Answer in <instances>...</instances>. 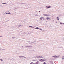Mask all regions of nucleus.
<instances>
[{
  "label": "nucleus",
  "mask_w": 64,
  "mask_h": 64,
  "mask_svg": "<svg viewBox=\"0 0 64 64\" xmlns=\"http://www.w3.org/2000/svg\"><path fill=\"white\" fill-rule=\"evenodd\" d=\"M35 43L32 42H29L28 43V44H30L31 45H32V44H34Z\"/></svg>",
  "instance_id": "nucleus-1"
},
{
  "label": "nucleus",
  "mask_w": 64,
  "mask_h": 64,
  "mask_svg": "<svg viewBox=\"0 0 64 64\" xmlns=\"http://www.w3.org/2000/svg\"><path fill=\"white\" fill-rule=\"evenodd\" d=\"M18 57L19 58H22V57H24V58H26V57L24 56H19Z\"/></svg>",
  "instance_id": "nucleus-2"
},
{
  "label": "nucleus",
  "mask_w": 64,
  "mask_h": 64,
  "mask_svg": "<svg viewBox=\"0 0 64 64\" xmlns=\"http://www.w3.org/2000/svg\"><path fill=\"white\" fill-rule=\"evenodd\" d=\"M26 47H28V48H30V47H32V46H26Z\"/></svg>",
  "instance_id": "nucleus-3"
},
{
  "label": "nucleus",
  "mask_w": 64,
  "mask_h": 64,
  "mask_svg": "<svg viewBox=\"0 0 64 64\" xmlns=\"http://www.w3.org/2000/svg\"><path fill=\"white\" fill-rule=\"evenodd\" d=\"M50 7H51V6H46V9H48V8H49Z\"/></svg>",
  "instance_id": "nucleus-4"
},
{
  "label": "nucleus",
  "mask_w": 64,
  "mask_h": 64,
  "mask_svg": "<svg viewBox=\"0 0 64 64\" xmlns=\"http://www.w3.org/2000/svg\"><path fill=\"white\" fill-rule=\"evenodd\" d=\"M8 13H9V12H8V11H7L6 12H5V13L6 14H9Z\"/></svg>",
  "instance_id": "nucleus-5"
},
{
  "label": "nucleus",
  "mask_w": 64,
  "mask_h": 64,
  "mask_svg": "<svg viewBox=\"0 0 64 64\" xmlns=\"http://www.w3.org/2000/svg\"><path fill=\"white\" fill-rule=\"evenodd\" d=\"M46 19L47 20H50V18L49 17L46 18Z\"/></svg>",
  "instance_id": "nucleus-6"
},
{
  "label": "nucleus",
  "mask_w": 64,
  "mask_h": 64,
  "mask_svg": "<svg viewBox=\"0 0 64 64\" xmlns=\"http://www.w3.org/2000/svg\"><path fill=\"white\" fill-rule=\"evenodd\" d=\"M36 57L38 58H40V56H36Z\"/></svg>",
  "instance_id": "nucleus-7"
},
{
  "label": "nucleus",
  "mask_w": 64,
  "mask_h": 64,
  "mask_svg": "<svg viewBox=\"0 0 64 64\" xmlns=\"http://www.w3.org/2000/svg\"><path fill=\"white\" fill-rule=\"evenodd\" d=\"M39 62H36V64H39Z\"/></svg>",
  "instance_id": "nucleus-8"
},
{
  "label": "nucleus",
  "mask_w": 64,
  "mask_h": 64,
  "mask_svg": "<svg viewBox=\"0 0 64 64\" xmlns=\"http://www.w3.org/2000/svg\"><path fill=\"white\" fill-rule=\"evenodd\" d=\"M43 18H44V17H42L41 18H40V20H43Z\"/></svg>",
  "instance_id": "nucleus-9"
},
{
  "label": "nucleus",
  "mask_w": 64,
  "mask_h": 64,
  "mask_svg": "<svg viewBox=\"0 0 64 64\" xmlns=\"http://www.w3.org/2000/svg\"><path fill=\"white\" fill-rule=\"evenodd\" d=\"M35 29H40V28H39L38 27L36 28Z\"/></svg>",
  "instance_id": "nucleus-10"
},
{
  "label": "nucleus",
  "mask_w": 64,
  "mask_h": 64,
  "mask_svg": "<svg viewBox=\"0 0 64 64\" xmlns=\"http://www.w3.org/2000/svg\"><path fill=\"white\" fill-rule=\"evenodd\" d=\"M39 60H40V61H41V62H42V61H43V60L42 59H41V60L40 59Z\"/></svg>",
  "instance_id": "nucleus-11"
},
{
  "label": "nucleus",
  "mask_w": 64,
  "mask_h": 64,
  "mask_svg": "<svg viewBox=\"0 0 64 64\" xmlns=\"http://www.w3.org/2000/svg\"><path fill=\"white\" fill-rule=\"evenodd\" d=\"M55 58H58V56H55Z\"/></svg>",
  "instance_id": "nucleus-12"
},
{
  "label": "nucleus",
  "mask_w": 64,
  "mask_h": 64,
  "mask_svg": "<svg viewBox=\"0 0 64 64\" xmlns=\"http://www.w3.org/2000/svg\"><path fill=\"white\" fill-rule=\"evenodd\" d=\"M46 60V59L45 58H44L43 60V61H45Z\"/></svg>",
  "instance_id": "nucleus-13"
},
{
  "label": "nucleus",
  "mask_w": 64,
  "mask_h": 64,
  "mask_svg": "<svg viewBox=\"0 0 64 64\" xmlns=\"http://www.w3.org/2000/svg\"><path fill=\"white\" fill-rule=\"evenodd\" d=\"M46 14H43V15L44 16H46Z\"/></svg>",
  "instance_id": "nucleus-14"
},
{
  "label": "nucleus",
  "mask_w": 64,
  "mask_h": 64,
  "mask_svg": "<svg viewBox=\"0 0 64 64\" xmlns=\"http://www.w3.org/2000/svg\"><path fill=\"white\" fill-rule=\"evenodd\" d=\"M40 58H43V57L42 56H41L40 57Z\"/></svg>",
  "instance_id": "nucleus-15"
},
{
  "label": "nucleus",
  "mask_w": 64,
  "mask_h": 64,
  "mask_svg": "<svg viewBox=\"0 0 64 64\" xmlns=\"http://www.w3.org/2000/svg\"><path fill=\"white\" fill-rule=\"evenodd\" d=\"M2 4H6V3L5 2L4 3H2Z\"/></svg>",
  "instance_id": "nucleus-16"
},
{
  "label": "nucleus",
  "mask_w": 64,
  "mask_h": 64,
  "mask_svg": "<svg viewBox=\"0 0 64 64\" xmlns=\"http://www.w3.org/2000/svg\"><path fill=\"white\" fill-rule=\"evenodd\" d=\"M62 58L63 59H64V56H63L62 57Z\"/></svg>",
  "instance_id": "nucleus-17"
},
{
  "label": "nucleus",
  "mask_w": 64,
  "mask_h": 64,
  "mask_svg": "<svg viewBox=\"0 0 64 64\" xmlns=\"http://www.w3.org/2000/svg\"><path fill=\"white\" fill-rule=\"evenodd\" d=\"M52 57H54V58H55V56H52Z\"/></svg>",
  "instance_id": "nucleus-18"
},
{
  "label": "nucleus",
  "mask_w": 64,
  "mask_h": 64,
  "mask_svg": "<svg viewBox=\"0 0 64 64\" xmlns=\"http://www.w3.org/2000/svg\"><path fill=\"white\" fill-rule=\"evenodd\" d=\"M57 20H59V18L58 17H57Z\"/></svg>",
  "instance_id": "nucleus-19"
},
{
  "label": "nucleus",
  "mask_w": 64,
  "mask_h": 64,
  "mask_svg": "<svg viewBox=\"0 0 64 64\" xmlns=\"http://www.w3.org/2000/svg\"><path fill=\"white\" fill-rule=\"evenodd\" d=\"M35 16H38V14H35Z\"/></svg>",
  "instance_id": "nucleus-20"
},
{
  "label": "nucleus",
  "mask_w": 64,
  "mask_h": 64,
  "mask_svg": "<svg viewBox=\"0 0 64 64\" xmlns=\"http://www.w3.org/2000/svg\"><path fill=\"white\" fill-rule=\"evenodd\" d=\"M21 26V25H18V26L19 27H20V26Z\"/></svg>",
  "instance_id": "nucleus-21"
},
{
  "label": "nucleus",
  "mask_w": 64,
  "mask_h": 64,
  "mask_svg": "<svg viewBox=\"0 0 64 64\" xmlns=\"http://www.w3.org/2000/svg\"><path fill=\"white\" fill-rule=\"evenodd\" d=\"M8 14H11V13H10V12H8Z\"/></svg>",
  "instance_id": "nucleus-22"
},
{
  "label": "nucleus",
  "mask_w": 64,
  "mask_h": 64,
  "mask_svg": "<svg viewBox=\"0 0 64 64\" xmlns=\"http://www.w3.org/2000/svg\"><path fill=\"white\" fill-rule=\"evenodd\" d=\"M60 24H61V25H62V24H63V23L62 22H60Z\"/></svg>",
  "instance_id": "nucleus-23"
},
{
  "label": "nucleus",
  "mask_w": 64,
  "mask_h": 64,
  "mask_svg": "<svg viewBox=\"0 0 64 64\" xmlns=\"http://www.w3.org/2000/svg\"><path fill=\"white\" fill-rule=\"evenodd\" d=\"M49 16V15L46 14V16Z\"/></svg>",
  "instance_id": "nucleus-24"
},
{
  "label": "nucleus",
  "mask_w": 64,
  "mask_h": 64,
  "mask_svg": "<svg viewBox=\"0 0 64 64\" xmlns=\"http://www.w3.org/2000/svg\"><path fill=\"white\" fill-rule=\"evenodd\" d=\"M12 39H14V38H15V37H12Z\"/></svg>",
  "instance_id": "nucleus-25"
},
{
  "label": "nucleus",
  "mask_w": 64,
  "mask_h": 64,
  "mask_svg": "<svg viewBox=\"0 0 64 64\" xmlns=\"http://www.w3.org/2000/svg\"><path fill=\"white\" fill-rule=\"evenodd\" d=\"M0 60H1V61H3V60H2V59H0Z\"/></svg>",
  "instance_id": "nucleus-26"
},
{
  "label": "nucleus",
  "mask_w": 64,
  "mask_h": 64,
  "mask_svg": "<svg viewBox=\"0 0 64 64\" xmlns=\"http://www.w3.org/2000/svg\"><path fill=\"white\" fill-rule=\"evenodd\" d=\"M33 64V62H31L30 64Z\"/></svg>",
  "instance_id": "nucleus-27"
},
{
  "label": "nucleus",
  "mask_w": 64,
  "mask_h": 64,
  "mask_svg": "<svg viewBox=\"0 0 64 64\" xmlns=\"http://www.w3.org/2000/svg\"><path fill=\"white\" fill-rule=\"evenodd\" d=\"M29 27H31V28H32V26H29Z\"/></svg>",
  "instance_id": "nucleus-28"
},
{
  "label": "nucleus",
  "mask_w": 64,
  "mask_h": 64,
  "mask_svg": "<svg viewBox=\"0 0 64 64\" xmlns=\"http://www.w3.org/2000/svg\"><path fill=\"white\" fill-rule=\"evenodd\" d=\"M43 63L44 64H46V62H44Z\"/></svg>",
  "instance_id": "nucleus-29"
},
{
  "label": "nucleus",
  "mask_w": 64,
  "mask_h": 64,
  "mask_svg": "<svg viewBox=\"0 0 64 64\" xmlns=\"http://www.w3.org/2000/svg\"><path fill=\"white\" fill-rule=\"evenodd\" d=\"M2 36H0V37H2Z\"/></svg>",
  "instance_id": "nucleus-30"
},
{
  "label": "nucleus",
  "mask_w": 64,
  "mask_h": 64,
  "mask_svg": "<svg viewBox=\"0 0 64 64\" xmlns=\"http://www.w3.org/2000/svg\"><path fill=\"white\" fill-rule=\"evenodd\" d=\"M40 30H41V31H42V29H40Z\"/></svg>",
  "instance_id": "nucleus-31"
},
{
  "label": "nucleus",
  "mask_w": 64,
  "mask_h": 64,
  "mask_svg": "<svg viewBox=\"0 0 64 64\" xmlns=\"http://www.w3.org/2000/svg\"><path fill=\"white\" fill-rule=\"evenodd\" d=\"M63 39H64V36H63Z\"/></svg>",
  "instance_id": "nucleus-32"
},
{
  "label": "nucleus",
  "mask_w": 64,
  "mask_h": 64,
  "mask_svg": "<svg viewBox=\"0 0 64 64\" xmlns=\"http://www.w3.org/2000/svg\"><path fill=\"white\" fill-rule=\"evenodd\" d=\"M21 47H22V48H23V46H22Z\"/></svg>",
  "instance_id": "nucleus-33"
},
{
  "label": "nucleus",
  "mask_w": 64,
  "mask_h": 64,
  "mask_svg": "<svg viewBox=\"0 0 64 64\" xmlns=\"http://www.w3.org/2000/svg\"><path fill=\"white\" fill-rule=\"evenodd\" d=\"M39 12H40V11H39Z\"/></svg>",
  "instance_id": "nucleus-34"
},
{
  "label": "nucleus",
  "mask_w": 64,
  "mask_h": 64,
  "mask_svg": "<svg viewBox=\"0 0 64 64\" xmlns=\"http://www.w3.org/2000/svg\"><path fill=\"white\" fill-rule=\"evenodd\" d=\"M52 21H54V20H52Z\"/></svg>",
  "instance_id": "nucleus-35"
},
{
  "label": "nucleus",
  "mask_w": 64,
  "mask_h": 64,
  "mask_svg": "<svg viewBox=\"0 0 64 64\" xmlns=\"http://www.w3.org/2000/svg\"><path fill=\"white\" fill-rule=\"evenodd\" d=\"M2 50H5L4 49H2Z\"/></svg>",
  "instance_id": "nucleus-36"
},
{
  "label": "nucleus",
  "mask_w": 64,
  "mask_h": 64,
  "mask_svg": "<svg viewBox=\"0 0 64 64\" xmlns=\"http://www.w3.org/2000/svg\"><path fill=\"white\" fill-rule=\"evenodd\" d=\"M33 64H35L34 63H33Z\"/></svg>",
  "instance_id": "nucleus-37"
}]
</instances>
